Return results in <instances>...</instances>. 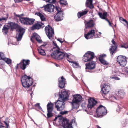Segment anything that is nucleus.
Masks as SVG:
<instances>
[{
    "label": "nucleus",
    "mask_w": 128,
    "mask_h": 128,
    "mask_svg": "<svg viewBox=\"0 0 128 128\" xmlns=\"http://www.w3.org/2000/svg\"><path fill=\"white\" fill-rule=\"evenodd\" d=\"M52 42L54 46V47L57 48L56 50L53 51L50 54L52 58L58 60H61L66 57L68 58H70V55L66 52H62L61 50L54 42L53 41Z\"/></svg>",
    "instance_id": "nucleus-1"
},
{
    "label": "nucleus",
    "mask_w": 128,
    "mask_h": 128,
    "mask_svg": "<svg viewBox=\"0 0 128 128\" xmlns=\"http://www.w3.org/2000/svg\"><path fill=\"white\" fill-rule=\"evenodd\" d=\"M21 80L22 86L26 88H29L32 84V79L30 76L24 75L21 78Z\"/></svg>",
    "instance_id": "nucleus-2"
},
{
    "label": "nucleus",
    "mask_w": 128,
    "mask_h": 128,
    "mask_svg": "<svg viewBox=\"0 0 128 128\" xmlns=\"http://www.w3.org/2000/svg\"><path fill=\"white\" fill-rule=\"evenodd\" d=\"M73 99L71 103L72 107L74 108H78L79 106V103L82 100V96L80 94H76L73 96Z\"/></svg>",
    "instance_id": "nucleus-3"
},
{
    "label": "nucleus",
    "mask_w": 128,
    "mask_h": 128,
    "mask_svg": "<svg viewBox=\"0 0 128 128\" xmlns=\"http://www.w3.org/2000/svg\"><path fill=\"white\" fill-rule=\"evenodd\" d=\"M96 117H102L107 113V110L106 108L102 105L99 106L96 110Z\"/></svg>",
    "instance_id": "nucleus-4"
},
{
    "label": "nucleus",
    "mask_w": 128,
    "mask_h": 128,
    "mask_svg": "<svg viewBox=\"0 0 128 128\" xmlns=\"http://www.w3.org/2000/svg\"><path fill=\"white\" fill-rule=\"evenodd\" d=\"M56 9L57 12L56 15L54 17V19L56 21H59L62 20L63 18L62 10L59 7L56 6Z\"/></svg>",
    "instance_id": "nucleus-5"
},
{
    "label": "nucleus",
    "mask_w": 128,
    "mask_h": 128,
    "mask_svg": "<svg viewBox=\"0 0 128 128\" xmlns=\"http://www.w3.org/2000/svg\"><path fill=\"white\" fill-rule=\"evenodd\" d=\"M94 57V52L88 51L83 57V60L85 62L91 61Z\"/></svg>",
    "instance_id": "nucleus-6"
},
{
    "label": "nucleus",
    "mask_w": 128,
    "mask_h": 128,
    "mask_svg": "<svg viewBox=\"0 0 128 128\" xmlns=\"http://www.w3.org/2000/svg\"><path fill=\"white\" fill-rule=\"evenodd\" d=\"M49 47L48 44H45L42 45L38 49L39 54L41 55L44 56L46 54L45 51L49 50Z\"/></svg>",
    "instance_id": "nucleus-7"
},
{
    "label": "nucleus",
    "mask_w": 128,
    "mask_h": 128,
    "mask_svg": "<svg viewBox=\"0 0 128 128\" xmlns=\"http://www.w3.org/2000/svg\"><path fill=\"white\" fill-rule=\"evenodd\" d=\"M65 102L58 99L55 102L56 108L57 110L61 111L64 109L65 107Z\"/></svg>",
    "instance_id": "nucleus-8"
},
{
    "label": "nucleus",
    "mask_w": 128,
    "mask_h": 128,
    "mask_svg": "<svg viewBox=\"0 0 128 128\" xmlns=\"http://www.w3.org/2000/svg\"><path fill=\"white\" fill-rule=\"evenodd\" d=\"M117 61L121 66H124L127 63L126 58L124 56H118Z\"/></svg>",
    "instance_id": "nucleus-9"
},
{
    "label": "nucleus",
    "mask_w": 128,
    "mask_h": 128,
    "mask_svg": "<svg viewBox=\"0 0 128 128\" xmlns=\"http://www.w3.org/2000/svg\"><path fill=\"white\" fill-rule=\"evenodd\" d=\"M46 33L50 39H51L52 36L54 35V32L53 29L52 27L49 26V25L48 26L46 27L45 28Z\"/></svg>",
    "instance_id": "nucleus-10"
},
{
    "label": "nucleus",
    "mask_w": 128,
    "mask_h": 128,
    "mask_svg": "<svg viewBox=\"0 0 128 128\" xmlns=\"http://www.w3.org/2000/svg\"><path fill=\"white\" fill-rule=\"evenodd\" d=\"M25 31V29L22 27H19L17 30L18 33L16 35V38L18 41L21 40Z\"/></svg>",
    "instance_id": "nucleus-11"
},
{
    "label": "nucleus",
    "mask_w": 128,
    "mask_h": 128,
    "mask_svg": "<svg viewBox=\"0 0 128 128\" xmlns=\"http://www.w3.org/2000/svg\"><path fill=\"white\" fill-rule=\"evenodd\" d=\"M59 122H62V125L64 127L67 128H73L71 125L69 124L68 120L66 118H59Z\"/></svg>",
    "instance_id": "nucleus-12"
},
{
    "label": "nucleus",
    "mask_w": 128,
    "mask_h": 128,
    "mask_svg": "<svg viewBox=\"0 0 128 128\" xmlns=\"http://www.w3.org/2000/svg\"><path fill=\"white\" fill-rule=\"evenodd\" d=\"M59 99L64 102H65L68 98V93L67 91H64L60 92Z\"/></svg>",
    "instance_id": "nucleus-13"
},
{
    "label": "nucleus",
    "mask_w": 128,
    "mask_h": 128,
    "mask_svg": "<svg viewBox=\"0 0 128 128\" xmlns=\"http://www.w3.org/2000/svg\"><path fill=\"white\" fill-rule=\"evenodd\" d=\"M30 62L29 60H23L22 62H20L19 64H18L16 66L17 67H20L21 69L24 70L26 68V66L29 65Z\"/></svg>",
    "instance_id": "nucleus-14"
},
{
    "label": "nucleus",
    "mask_w": 128,
    "mask_h": 128,
    "mask_svg": "<svg viewBox=\"0 0 128 128\" xmlns=\"http://www.w3.org/2000/svg\"><path fill=\"white\" fill-rule=\"evenodd\" d=\"M95 31L94 30H90L87 34H84V37L86 39H89L92 38H95L98 37V36L96 37L95 36Z\"/></svg>",
    "instance_id": "nucleus-15"
},
{
    "label": "nucleus",
    "mask_w": 128,
    "mask_h": 128,
    "mask_svg": "<svg viewBox=\"0 0 128 128\" xmlns=\"http://www.w3.org/2000/svg\"><path fill=\"white\" fill-rule=\"evenodd\" d=\"M44 10L45 11L52 12H54L55 6L52 4H48L44 6Z\"/></svg>",
    "instance_id": "nucleus-16"
},
{
    "label": "nucleus",
    "mask_w": 128,
    "mask_h": 128,
    "mask_svg": "<svg viewBox=\"0 0 128 128\" xmlns=\"http://www.w3.org/2000/svg\"><path fill=\"white\" fill-rule=\"evenodd\" d=\"M112 74V76H111L110 77V78H111L115 80H120V79L118 77L116 76H120L122 74L118 72V70H116L113 71Z\"/></svg>",
    "instance_id": "nucleus-17"
},
{
    "label": "nucleus",
    "mask_w": 128,
    "mask_h": 128,
    "mask_svg": "<svg viewBox=\"0 0 128 128\" xmlns=\"http://www.w3.org/2000/svg\"><path fill=\"white\" fill-rule=\"evenodd\" d=\"M98 14L100 18L102 19L106 20L108 22L109 25L111 26V23L107 18V17L108 16V14L107 12H104L103 13L100 12H98Z\"/></svg>",
    "instance_id": "nucleus-18"
},
{
    "label": "nucleus",
    "mask_w": 128,
    "mask_h": 128,
    "mask_svg": "<svg viewBox=\"0 0 128 128\" xmlns=\"http://www.w3.org/2000/svg\"><path fill=\"white\" fill-rule=\"evenodd\" d=\"M97 102L93 98H90L88 99L87 107L88 109L92 108L96 104Z\"/></svg>",
    "instance_id": "nucleus-19"
},
{
    "label": "nucleus",
    "mask_w": 128,
    "mask_h": 128,
    "mask_svg": "<svg viewBox=\"0 0 128 128\" xmlns=\"http://www.w3.org/2000/svg\"><path fill=\"white\" fill-rule=\"evenodd\" d=\"M86 70L87 69L90 70L93 69L95 68V62L94 61H90L89 62L86 64Z\"/></svg>",
    "instance_id": "nucleus-20"
},
{
    "label": "nucleus",
    "mask_w": 128,
    "mask_h": 128,
    "mask_svg": "<svg viewBox=\"0 0 128 128\" xmlns=\"http://www.w3.org/2000/svg\"><path fill=\"white\" fill-rule=\"evenodd\" d=\"M44 26V24L40 22L34 24L32 27L31 29L34 30L35 29H38L41 28H43Z\"/></svg>",
    "instance_id": "nucleus-21"
},
{
    "label": "nucleus",
    "mask_w": 128,
    "mask_h": 128,
    "mask_svg": "<svg viewBox=\"0 0 128 128\" xmlns=\"http://www.w3.org/2000/svg\"><path fill=\"white\" fill-rule=\"evenodd\" d=\"M106 54H103L100 55L99 57V61L102 64L104 65H107L109 64L108 62L104 59L106 57Z\"/></svg>",
    "instance_id": "nucleus-22"
},
{
    "label": "nucleus",
    "mask_w": 128,
    "mask_h": 128,
    "mask_svg": "<svg viewBox=\"0 0 128 128\" xmlns=\"http://www.w3.org/2000/svg\"><path fill=\"white\" fill-rule=\"evenodd\" d=\"M110 87L109 84H104L102 87V92L105 94H108L109 92Z\"/></svg>",
    "instance_id": "nucleus-23"
},
{
    "label": "nucleus",
    "mask_w": 128,
    "mask_h": 128,
    "mask_svg": "<svg viewBox=\"0 0 128 128\" xmlns=\"http://www.w3.org/2000/svg\"><path fill=\"white\" fill-rule=\"evenodd\" d=\"M34 38H35L36 40L39 43L41 42L42 40L40 37L36 33H33L32 36L31 37L30 40L32 42H34L33 39Z\"/></svg>",
    "instance_id": "nucleus-24"
},
{
    "label": "nucleus",
    "mask_w": 128,
    "mask_h": 128,
    "mask_svg": "<svg viewBox=\"0 0 128 128\" xmlns=\"http://www.w3.org/2000/svg\"><path fill=\"white\" fill-rule=\"evenodd\" d=\"M59 86L60 88H63L65 85V79L62 76L58 79Z\"/></svg>",
    "instance_id": "nucleus-25"
},
{
    "label": "nucleus",
    "mask_w": 128,
    "mask_h": 128,
    "mask_svg": "<svg viewBox=\"0 0 128 128\" xmlns=\"http://www.w3.org/2000/svg\"><path fill=\"white\" fill-rule=\"evenodd\" d=\"M94 24V21L91 20L88 21L85 24V26L86 28H89L93 26Z\"/></svg>",
    "instance_id": "nucleus-26"
},
{
    "label": "nucleus",
    "mask_w": 128,
    "mask_h": 128,
    "mask_svg": "<svg viewBox=\"0 0 128 128\" xmlns=\"http://www.w3.org/2000/svg\"><path fill=\"white\" fill-rule=\"evenodd\" d=\"M117 48V46H112L110 47L109 50L111 56H112L113 54H114L116 52V49Z\"/></svg>",
    "instance_id": "nucleus-27"
},
{
    "label": "nucleus",
    "mask_w": 128,
    "mask_h": 128,
    "mask_svg": "<svg viewBox=\"0 0 128 128\" xmlns=\"http://www.w3.org/2000/svg\"><path fill=\"white\" fill-rule=\"evenodd\" d=\"M125 94V93L124 91L123 90H120L118 91L117 95L118 98H123Z\"/></svg>",
    "instance_id": "nucleus-28"
},
{
    "label": "nucleus",
    "mask_w": 128,
    "mask_h": 128,
    "mask_svg": "<svg viewBox=\"0 0 128 128\" xmlns=\"http://www.w3.org/2000/svg\"><path fill=\"white\" fill-rule=\"evenodd\" d=\"M109 98L110 100L112 102H115L116 100L118 99L117 94H113L112 95H111L110 96Z\"/></svg>",
    "instance_id": "nucleus-29"
},
{
    "label": "nucleus",
    "mask_w": 128,
    "mask_h": 128,
    "mask_svg": "<svg viewBox=\"0 0 128 128\" xmlns=\"http://www.w3.org/2000/svg\"><path fill=\"white\" fill-rule=\"evenodd\" d=\"M86 6L90 9H92L94 8L92 4V0H87L86 2Z\"/></svg>",
    "instance_id": "nucleus-30"
},
{
    "label": "nucleus",
    "mask_w": 128,
    "mask_h": 128,
    "mask_svg": "<svg viewBox=\"0 0 128 128\" xmlns=\"http://www.w3.org/2000/svg\"><path fill=\"white\" fill-rule=\"evenodd\" d=\"M53 104L50 102L48 103L47 106L48 111L52 112L53 109Z\"/></svg>",
    "instance_id": "nucleus-31"
},
{
    "label": "nucleus",
    "mask_w": 128,
    "mask_h": 128,
    "mask_svg": "<svg viewBox=\"0 0 128 128\" xmlns=\"http://www.w3.org/2000/svg\"><path fill=\"white\" fill-rule=\"evenodd\" d=\"M35 14L40 17L41 21H44L46 20V18L44 14L38 12L36 13Z\"/></svg>",
    "instance_id": "nucleus-32"
},
{
    "label": "nucleus",
    "mask_w": 128,
    "mask_h": 128,
    "mask_svg": "<svg viewBox=\"0 0 128 128\" xmlns=\"http://www.w3.org/2000/svg\"><path fill=\"white\" fill-rule=\"evenodd\" d=\"M35 20L33 18H26V24H32L34 22Z\"/></svg>",
    "instance_id": "nucleus-33"
},
{
    "label": "nucleus",
    "mask_w": 128,
    "mask_h": 128,
    "mask_svg": "<svg viewBox=\"0 0 128 128\" xmlns=\"http://www.w3.org/2000/svg\"><path fill=\"white\" fill-rule=\"evenodd\" d=\"M8 25L9 26V28L10 27L12 30L16 28L17 26L16 24L12 22L9 23L8 24Z\"/></svg>",
    "instance_id": "nucleus-34"
},
{
    "label": "nucleus",
    "mask_w": 128,
    "mask_h": 128,
    "mask_svg": "<svg viewBox=\"0 0 128 128\" xmlns=\"http://www.w3.org/2000/svg\"><path fill=\"white\" fill-rule=\"evenodd\" d=\"M9 26L8 25H4L2 28V31L4 34H6L8 32L9 29Z\"/></svg>",
    "instance_id": "nucleus-35"
},
{
    "label": "nucleus",
    "mask_w": 128,
    "mask_h": 128,
    "mask_svg": "<svg viewBox=\"0 0 128 128\" xmlns=\"http://www.w3.org/2000/svg\"><path fill=\"white\" fill-rule=\"evenodd\" d=\"M68 61L69 62L72 63V65L73 67L75 68H77L79 66V64L77 62L74 61H70L68 60Z\"/></svg>",
    "instance_id": "nucleus-36"
},
{
    "label": "nucleus",
    "mask_w": 128,
    "mask_h": 128,
    "mask_svg": "<svg viewBox=\"0 0 128 128\" xmlns=\"http://www.w3.org/2000/svg\"><path fill=\"white\" fill-rule=\"evenodd\" d=\"M4 55L3 56L2 58L1 59H2V60L4 61L8 64H10L12 62V60L8 58H4Z\"/></svg>",
    "instance_id": "nucleus-37"
},
{
    "label": "nucleus",
    "mask_w": 128,
    "mask_h": 128,
    "mask_svg": "<svg viewBox=\"0 0 128 128\" xmlns=\"http://www.w3.org/2000/svg\"><path fill=\"white\" fill-rule=\"evenodd\" d=\"M26 18L24 17H20L19 20L22 24H26Z\"/></svg>",
    "instance_id": "nucleus-38"
},
{
    "label": "nucleus",
    "mask_w": 128,
    "mask_h": 128,
    "mask_svg": "<svg viewBox=\"0 0 128 128\" xmlns=\"http://www.w3.org/2000/svg\"><path fill=\"white\" fill-rule=\"evenodd\" d=\"M88 12L87 10H85L81 12H78L77 14L78 18H80V17L87 14Z\"/></svg>",
    "instance_id": "nucleus-39"
},
{
    "label": "nucleus",
    "mask_w": 128,
    "mask_h": 128,
    "mask_svg": "<svg viewBox=\"0 0 128 128\" xmlns=\"http://www.w3.org/2000/svg\"><path fill=\"white\" fill-rule=\"evenodd\" d=\"M60 3L63 6H64L67 4L66 1V0H60Z\"/></svg>",
    "instance_id": "nucleus-40"
},
{
    "label": "nucleus",
    "mask_w": 128,
    "mask_h": 128,
    "mask_svg": "<svg viewBox=\"0 0 128 128\" xmlns=\"http://www.w3.org/2000/svg\"><path fill=\"white\" fill-rule=\"evenodd\" d=\"M121 46L122 48H128V42L125 43L121 45Z\"/></svg>",
    "instance_id": "nucleus-41"
},
{
    "label": "nucleus",
    "mask_w": 128,
    "mask_h": 128,
    "mask_svg": "<svg viewBox=\"0 0 128 128\" xmlns=\"http://www.w3.org/2000/svg\"><path fill=\"white\" fill-rule=\"evenodd\" d=\"M2 59H0V68L3 69L4 68V62Z\"/></svg>",
    "instance_id": "nucleus-42"
},
{
    "label": "nucleus",
    "mask_w": 128,
    "mask_h": 128,
    "mask_svg": "<svg viewBox=\"0 0 128 128\" xmlns=\"http://www.w3.org/2000/svg\"><path fill=\"white\" fill-rule=\"evenodd\" d=\"M44 0L46 2H48L54 4L56 2V0Z\"/></svg>",
    "instance_id": "nucleus-43"
},
{
    "label": "nucleus",
    "mask_w": 128,
    "mask_h": 128,
    "mask_svg": "<svg viewBox=\"0 0 128 128\" xmlns=\"http://www.w3.org/2000/svg\"><path fill=\"white\" fill-rule=\"evenodd\" d=\"M52 112H49V111H48V112L47 114L48 118H49L52 116L53 115L52 114Z\"/></svg>",
    "instance_id": "nucleus-44"
},
{
    "label": "nucleus",
    "mask_w": 128,
    "mask_h": 128,
    "mask_svg": "<svg viewBox=\"0 0 128 128\" xmlns=\"http://www.w3.org/2000/svg\"><path fill=\"white\" fill-rule=\"evenodd\" d=\"M120 20H122L124 22L126 23L127 25V27L128 28V22L127 21L122 17H120Z\"/></svg>",
    "instance_id": "nucleus-45"
},
{
    "label": "nucleus",
    "mask_w": 128,
    "mask_h": 128,
    "mask_svg": "<svg viewBox=\"0 0 128 128\" xmlns=\"http://www.w3.org/2000/svg\"><path fill=\"white\" fill-rule=\"evenodd\" d=\"M8 17V14H6V18H0V21H1L2 20H6Z\"/></svg>",
    "instance_id": "nucleus-46"
},
{
    "label": "nucleus",
    "mask_w": 128,
    "mask_h": 128,
    "mask_svg": "<svg viewBox=\"0 0 128 128\" xmlns=\"http://www.w3.org/2000/svg\"><path fill=\"white\" fill-rule=\"evenodd\" d=\"M34 106L38 108L39 109H41L42 108L40 106V104L39 103H37L34 105Z\"/></svg>",
    "instance_id": "nucleus-47"
},
{
    "label": "nucleus",
    "mask_w": 128,
    "mask_h": 128,
    "mask_svg": "<svg viewBox=\"0 0 128 128\" xmlns=\"http://www.w3.org/2000/svg\"><path fill=\"white\" fill-rule=\"evenodd\" d=\"M57 40L61 44L63 43V42H66V41L64 40L63 41H62L61 40H62V39L61 38H58L57 39Z\"/></svg>",
    "instance_id": "nucleus-48"
},
{
    "label": "nucleus",
    "mask_w": 128,
    "mask_h": 128,
    "mask_svg": "<svg viewBox=\"0 0 128 128\" xmlns=\"http://www.w3.org/2000/svg\"><path fill=\"white\" fill-rule=\"evenodd\" d=\"M76 122L74 119H73L72 120L71 122H70V124H76Z\"/></svg>",
    "instance_id": "nucleus-49"
},
{
    "label": "nucleus",
    "mask_w": 128,
    "mask_h": 128,
    "mask_svg": "<svg viewBox=\"0 0 128 128\" xmlns=\"http://www.w3.org/2000/svg\"><path fill=\"white\" fill-rule=\"evenodd\" d=\"M60 113L62 114H66L68 113V112L67 111H64V112H61Z\"/></svg>",
    "instance_id": "nucleus-50"
},
{
    "label": "nucleus",
    "mask_w": 128,
    "mask_h": 128,
    "mask_svg": "<svg viewBox=\"0 0 128 128\" xmlns=\"http://www.w3.org/2000/svg\"><path fill=\"white\" fill-rule=\"evenodd\" d=\"M4 54L2 52H0V59L2 58L3 56H4Z\"/></svg>",
    "instance_id": "nucleus-51"
},
{
    "label": "nucleus",
    "mask_w": 128,
    "mask_h": 128,
    "mask_svg": "<svg viewBox=\"0 0 128 128\" xmlns=\"http://www.w3.org/2000/svg\"><path fill=\"white\" fill-rule=\"evenodd\" d=\"M112 44L114 45L113 46H117L116 44V42L114 41V40H112Z\"/></svg>",
    "instance_id": "nucleus-52"
},
{
    "label": "nucleus",
    "mask_w": 128,
    "mask_h": 128,
    "mask_svg": "<svg viewBox=\"0 0 128 128\" xmlns=\"http://www.w3.org/2000/svg\"><path fill=\"white\" fill-rule=\"evenodd\" d=\"M16 2H21L22 0H14Z\"/></svg>",
    "instance_id": "nucleus-53"
},
{
    "label": "nucleus",
    "mask_w": 128,
    "mask_h": 128,
    "mask_svg": "<svg viewBox=\"0 0 128 128\" xmlns=\"http://www.w3.org/2000/svg\"><path fill=\"white\" fill-rule=\"evenodd\" d=\"M59 118H60V117H55V118L54 119V121H55L58 118H58V119L59 120Z\"/></svg>",
    "instance_id": "nucleus-54"
},
{
    "label": "nucleus",
    "mask_w": 128,
    "mask_h": 128,
    "mask_svg": "<svg viewBox=\"0 0 128 128\" xmlns=\"http://www.w3.org/2000/svg\"><path fill=\"white\" fill-rule=\"evenodd\" d=\"M16 16H17L19 17V18L20 17H20V15H16Z\"/></svg>",
    "instance_id": "nucleus-55"
},
{
    "label": "nucleus",
    "mask_w": 128,
    "mask_h": 128,
    "mask_svg": "<svg viewBox=\"0 0 128 128\" xmlns=\"http://www.w3.org/2000/svg\"><path fill=\"white\" fill-rule=\"evenodd\" d=\"M2 26V25L0 24V28Z\"/></svg>",
    "instance_id": "nucleus-56"
},
{
    "label": "nucleus",
    "mask_w": 128,
    "mask_h": 128,
    "mask_svg": "<svg viewBox=\"0 0 128 128\" xmlns=\"http://www.w3.org/2000/svg\"><path fill=\"white\" fill-rule=\"evenodd\" d=\"M56 66H58V65H57V64H56Z\"/></svg>",
    "instance_id": "nucleus-57"
},
{
    "label": "nucleus",
    "mask_w": 128,
    "mask_h": 128,
    "mask_svg": "<svg viewBox=\"0 0 128 128\" xmlns=\"http://www.w3.org/2000/svg\"><path fill=\"white\" fill-rule=\"evenodd\" d=\"M99 33H100V34H101V33L100 32H99Z\"/></svg>",
    "instance_id": "nucleus-58"
},
{
    "label": "nucleus",
    "mask_w": 128,
    "mask_h": 128,
    "mask_svg": "<svg viewBox=\"0 0 128 128\" xmlns=\"http://www.w3.org/2000/svg\"><path fill=\"white\" fill-rule=\"evenodd\" d=\"M32 90V88H31V89L30 90Z\"/></svg>",
    "instance_id": "nucleus-59"
},
{
    "label": "nucleus",
    "mask_w": 128,
    "mask_h": 128,
    "mask_svg": "<svg viewBox=\"0 0 128 128\" xmlns=\"http://www.w3.org/2000/svg\"><path fill=\"white\" fill-rule=\"evenodd\" d=\"M8 44H9V43H8Z\"/></svg>",
    "instance_id": "nucleus-60"
},
{
    "label": "nucleus",
    "mask_w": 128,
    "mask_h": 128,
    "mask_svg": "<svg viewBox=\"0 0 128 128\" xmlns=\"http://www.w3.org/2000/svg\"><path fill=\"white\" fill-rule=\"evenodd\" d=\"M118 111V112H118V111Z\"/></svg>",
    "instance_id": "nucleus-61"
}]
</instances>
